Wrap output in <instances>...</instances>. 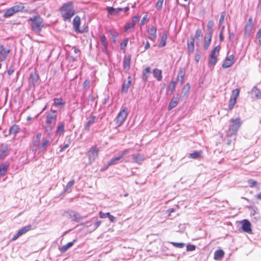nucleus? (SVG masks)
<instances>
[{
    "label": "nucleus",
    "instance_id": "6e6552de",
    "mask_svg": "<svg viewBox=\"0 0 261 261\" xmlns=\"http://www.w3.org/2000/svg\"><path fill=\"white\" fill-rule=\"evenodd\" d=\"M10 52L9 49H6L2 44H0V62L5 61Z\"/></svg>",
    "mask_w": 261,
    "mask_h": 261
},
{
    "label": "nucleus",
    "instance_id": "8fccbe9b",
    "mask_svg": "<svg viewBox=\"0 0 261 261\" xmlns=\"http://www.w3.org/2000/svg\"><path fill=\"white\" fill-rule=\"evenodd\" d=\"M100 39L102 46H108V43L105 35H101L100 36Z\"/></svg>",
    "mask_w": 261,
    "mask_h": 261
},
{
    "label": "nucleus",
    "instance_id": "c9c22d12",
    "mask_svg": "<svg viewBox=\"0 0 261 261\" xmlns=\"http://www.w3.org/2000/svg\"><path fill=\"white\" fill-rule=\"evenodd\" d=\"M201 151H195L193 153H191L189 154V158L191 159H196L200 158L201 155Z\"/></svg>",
    "mask_w": 261,
    "mask_h": 261
},
{
    "label": "nucleus",
    "instance_id": "1a4fd4ad",
    "mask_svg": "<svg viewBox=\"0 0 261 261\" xmlns=\"http://www.w3.org/2000/svg\"><path fill=\"white\" fill-rule=\"evenodd\" d=\"M235 62L234 57L233 55H230L227 57L222 64L223 68H227L230 67Z\"/></svg>",
    "mask_w": 261,
    "mask_h": 261
},
{
    "label": "nucleus",
    "instance_id": "774afa93",
    "mask_svg": "<svg viewBox=\"0 0 261 261\" xmlns=\"http://www.w3.org/2000/svg\"><path fill=\"white\" fill-rule=\"evenodd\" d=\"M212 34L206 33L204 36V40H211Z\"/></svg>",
    "mask_w": 261,
    "mask_h": 261
},
{
    "label": "nucleus",
    "instance_id": "ea45409f",
    "mask_svg": "<svg viewBox=\"0 0 261 261\" xmlns=\"http://www.w3.org/2000/svg\"><path fill=\"white\" fill-rule=\"evenodd\" d=\"M23 8L24 7L23 4L22 3H19L12 7V8L14 9L15 13L21 11L23 9Z\"/></svg>",
    "mask_w": 261,
    "mask_h": 261
},
{
    "label": "nucleus",
    "instance_id": "4d7b16f0",
    "mask_svg": "<svg viewBox=\"0 0 261 261\" xmlns=\"http://www.w3.org/2000/svg\"><path fill=\"white\" fill-rule=\"evenodd\" d=\"M196 246L192 244H188L187 245V251H191L195 250Z\"/></svg>",
    "mask_w": 261,
    "mask_h": 261
},
{
    "label": "nucleus",
    "instance_id": "e433bc0d",
    "mask_svg": "<svg viewBox=\"0 0 261 261\" xmlns=\"http://www.w3.org/2000/svg\"><path fill=\"white\" fill-rule=\"evenodd\" d=\"M75 242V240H73V242H69L65 245H64L61 248V251L62 252H66L70 247H71L74 244V242Z\"/></svg>",
    "mask_w": 261,
    "mask_h": 261
},
{
    "label": "nucleus",
    "instance_id": "c03bdc74",
    "mask_svg": "<svg viewBox=\"0 0 261 261\" xmlns=\"http://www.w3.org/2000/svg\"><path fill=\"white\" fill-rule=\"evenodd\" d=\"M147 32L149 36L153 35V37H154V35H156V29L152 26L148 30Z\"/></svg>",
    "mask_w": 261,
    "mask_h": 261
},
{
    "label": "nucleus",
    "instance_id": "2eb2a0df",
    "mask_svg": "<svg viewBox=\"0 0 261 261\" xmlns=\"http://www.w3.org/2000/svg\"><path fill=\"white\" fill-rule=\"evenodd\" d=\"M130 56H125L124 58L123 66L124 69L126 71H128L130 69Z\"/></svg>",
    "mask_w": 261,
    "mask_h": 261
},
{
    "label": "nucleus",
    "instance_id": "a211bd4d",
    "mask_svg": "<svg viewBox=\"0 0 261 261\" xmlns=\"http://www.w3.org/2000/svg\"><path fill=\"white\" fill-rule=\"evenodd\" d=\"M128 80L127 82H125L123 84L122 89H121V92L122 93L126 92L130 86L131 82H132L130 76L128 77Z\"/></svg>",
    "mask_w": 261,
    "mask_h": 261
},
{
    "label": "nucleus",
    "instance_id": "0e129e2a",
    "mask_svg": "<svg viewBox=\"0 0 261 261\" xmlns=\"http://www.w3.org/2000/svg\"><path fill=\"white\" fill-rule=\"evenodd\" d=\"M256 38L259 39V44H261V29H259L256 33Z\"/></svg>",
    "mask_w": 261,
    "mask_h": 261
},
{
    "label": "nucleus",
    "instance_id": "864d4df0",
    "mask_svg": "<svg viewBox=\"0 0 261 261\" xmlns=\"http://www.w3.org/2000/svg\"><path fill=\"white\" fill-rule=\"evenodd\" d=\"M74 184V180H70V181H69L66 185L65 191L66 192L68 191L69 190H70L71 188V187L73 186Z\"/></svg>",
    "mask_w": 261,
    "mask_h": 261
},
{
    "label": "nucleus",
    "instance_id": "338daca9",
    "mask_svg": "<svg viewBox=\"0 0 261 261\" xmlns=\"http://www.w3.org/2000/svg\"><path fill=\"white\" fill-rule=\"evenodd\" d=\"M234 38V34L233 33L229 32V37L228 39L230 41L232 42L233 41Z\"/></svg>",
    "mask_w": 261,
    "mask_h": 261
},
{
    "label": "nucleus",
    "instance_id": "3c124183",
    "mask_svg": "<svg viewBox=\"0 0 261 261\" xmlns=\"http://www.w3.org/2000/svg\"><path fill=\"white\" fill-rule=\"evenodd\" d=\"M128 42V39H125L120 44V48L122 50H125Z\"/></svg>",
    "mask_w": 261,
    "mask_h": 261
},
{
    "label": "nucleus",
    "instance_id": "f03ea898",
    "mask_svg": "<svg viewBox=\"0 0 261 261\" xmlns=\"http://www.w3.org/2000/svg\"><path fill=\"white\" fill-rule=\"evenodd\" d=\"M60 12L64 21L70 20L75 14L73 3L67 2L64 4L60 8Z\"/></svg>",
    "mask_w": 261,
    "mask_h": 261
},
{
    "label": "nucleus",
    "instance_id": "58836bf2",
    "mask_svg": "<svg viewBox=\"0 0 261 261\" xmlns=\"http://www.w3.org/2000/svg\"><path fill=\"white\" fill-rule=\"evenodd\" d=\"M107 10L108 13L110 14L114 15L118 13L119 12L122 10L121 8H118L117 9L114 8L113 7H108Z\"/></svg>",
    "mask_w": 261,
    "mask_h": 261
},
{
    "label": "nucleus",
    "instance_id": "20e7f679",
    "mask_svg": "<svg viewBox=\"0 0 261 261\" xmlns=\"http://www.w3.org/2000/svg\"><path fill=\"white\" fill-rule=\"evenodd\" d=\"M242 124V122L239 118L231 119L230 121L229 129L227 132V136L230 137L236 135Z\"/></svg>",
    "mask_w": 261,
    "mask_h": 261
},
{
    "label": "nucleus",
    "instance_id": "7c9ffc66",
    "mask_svg": "<svg viewBox=\"0 0 261 261\" xmlns=\"http://www.w3.org/2000/svg\"><path fill=\"white\" fill-rule=\"evenodd\" d=\"M14 14H15V12L12 7H11L6 10L5 13L3 15V17L4 18H8L13 15Z\"/></svg>",
    "mask_w": 261,
    "mask_h": 261
},
{
    "label": "nucleus",
    "instance_id": "39448f33",
    "mask_svg": "<svg viewBox=\"0 0 261 261\" xmlns=\"http://www.w3.org/2000/svg\"><path fill=\"white\" fill-rule=\"evenodd\" d=\"M127 109L126 107L123 108L118 113L115 119L117 127L121 126L127 117Z\"/></svg>",
    "mask_w": 261,
    "mask_h": 261
},
{
    "label": "nucleus",
    "instance_id": "6e6d98bb",
    "mask_svg": "<svg viewBox=\"0 0 261 261\" xmlns=\"http://www.w3.org/2000/svg\"><path fill=\"white\" fill-rule=\"evenodd\" d=\"M140 18V16L139 15L135 16L132 18L131 22L135 25L136 23L139 20Z\"/></svg>",
    "mask_w": 261,
    "mask_h": 261
},
{
    "label": "nucleus",
    "instance_id": "bf43d9fd",
    "mask_svg": "<svg viewBox=\"0 0 261 261\" xmlns=\"http://www.w3.org/2000/svg\"><path fill=\"white\" fill-rule=\"evenodd\" d=\"M202 36V31L200 29H198L196 31L195 35V38H198L199 37H201Z\"/></svg>",
    "mask_w": 261,
    "mask_h": 261
},
{
    "label": "nucleus",
    "instance_id": "473e14b6",
    "mask_svg": "<svg viewBox=\"0 0 261 261\" xmlns=\"http://www.w3.org/2000/svg\"><path fill=\"white\" fill-rule=\"evenodd\" d=\"M19 130H20V128H19L18 125L15 124L10 127V128L9 129V133H10V134H12V135H15L17 133L19 132Z\"/></svg>",
    "mask_w": 261,
    "mask_h": 261
},
{
    "label": "nucleus",
    "instance_id": "dca6fc26",
    "mask_svg": "<svg viewBox=\"0 0 261 261\" xmlns=\"http://www.w3.org/2000/svg\"><path fill=\"white\" fill-rule=\"evenodd\" d=\"M8 154V147L6 145H3L0 149V159H4Z\"/></svg>",
    "mask_w": 261,
    "mask_h": 261
},
{
    "label": "nucleus",
    "instance_id": "f8f14e48",
    "mask_svg": "<svg viewBox=\"0 0 261 261\" xmlns=\"http://www.w3.org/2000/svg\"><path fill=\"white\" fill-rule=\"evenodd\" d=\"M190 90V85L189 83H187L182 89L181 95L180 96V98L182 99H186L189 95Z\"/></svg>",
    "mask_w": 261,
    "mask_h": 261
},
{
    "label": "nucleus",
    "instance_id": "4468645a",
    "mask_svg": "<svg viewBox=\"0 0 261 261\" xmlns=\"http://www.w3.org/2000/svg\"><path fill=\"white\" fill-rule=\"evenodd\" d=\"M132 156L134 162L138 164H142L145 160V157L142 154H133Z\"/></svg>",
    "mask_w": 261,
    "mask_h": 261
},
{
    "label": "nucleus",
    "instance_id": "49530a36",
    "mask_svg": "<svg viewBox=\"0 0 261 261\" xmlns=\"http://www.w3.org/2000/svg\"><path fill=\"white\" fill-rule=\"evenodd\" d=\"M130 149H125L120 154H119V156L120 158H121V159L122 158H123V157H126L127 156L129 152H130Z\"/></svg>",
    "mask_w": 261,
    "mask_h": 261
},
{
    "label": "nucleus",
    "instance_id": "f3484780",
    "mask_svg": "<svg viewBox=\"0 0 261 261\" xmlns=\"http://www.w3.org/2000/svg\"><path fill=\"white\" fill-rule=\"evenodd\" d=\"M80 24L81 18L79 16H76L73 20V26L76 31H80Z\"/></svg>",
    "mask_w": 261,
    "mask_h": 261
},
{
    "label": "nucleus",
    "instance_id": "bb28decb",
    "mask_svg": "<svg viewBox=\"0 0 261 261\" xmlns=\"http://www.w3.org/2000/svg\"><path fill=\"white\" fill-rule=\"evenodd\" d=\"M224 254V252L222 250H217L214 253V259L216 260L221 259Z\"/></svg>",
    "mask_w": 261,
    "mask_h": 261
},
{
    "label": "nucleus",
    "instance_id": "412c9836",
    "mask_svg": "<svg viewBox=\"0 0 261 261\" xmlns=\"http://www.w3.org/2000/svg\"><path fill=\"white\" fill-rule=\"evenodd\" d=\"M99 216L102 219L109 218L111 222H114L115 221V217L111 215L110 213H104L100 212Z\"/></svg>",
    "mask_w": 261,
    "mask_h": 261
},
{
    "label": "nucleus",
    "instance_id": "052dcab7",
    "mask_svg": "<svg viewBox=\"0 0 261 261\" xmlns=\"http://www.w3.org/2000/svg\"><path fill=\"white\" fill-rule=\"evenodd\" d=\"M240 93V90L239 89H236L232 91V98H236L237 100V97L239 96Z\"/></svg>",
    "mask_w": 261,
    "mask_h": 261
},
{
    "label": "nucleus",
    "instance_id": "6ab92c4d",
    "mask_svg": "<svg viewBox=\"0 0 261 261\" xmlns=\"http://www.w3.org/2000/svg\"><path fill=\"white\" fill-rule=\"evenodd\" d=\"M180 98V97L178 98V97H175L174 96L173 97V98H172V99L169 105L168 109L171 110V109L174 108L175 107H176L178 104V100Z\"/></svg>",
    "mask_w": 261,
    "mask_h": 261
},
{
    "label": "nucleus",
    "instance_id": "b1692460",
    "mask_svg": "<svg viewBox=\"0 0 261 261\" xmlns=\"http://www.w3.org/2000/svg\"><path fill=\"white\" fill-rule=\"evenodd\" d=\"M96 118L94 116H91L88 118V121L86 123L84 126L85 130H89V128L90 125L94 123V121Z\"/></svg>",
    "mask_w": 261,
    "mask_h": 261
},
{
    "label": "nucleus",
    "instance_id": "9b49d317",
    "mask_svg": "<svg viewBox=\"0 0 261 261\" xmlns=\"http://www.w3.org/2000/svg\"><path fill=\"white\" fill-rule=\"evenodd\" d=\"M68 214L72 221L79 222L83 219V217L76 211L71 210L68 212Z\"/></svg>",
    "mask_w": 261,
    "mask_h": 261
},
{
    "label": "nucleus",
    "instance_id": "c85d7f7f",
    "mask_svg": "<svg viewBox=\"0 0 261 261\" xmlns=\"http://www.w3.org/2000/svg\"><path fill=\"white\" fill-rule=\"evenodd\" d=\"M64 132V124L62 122H60L58 123L57 129L56 130L57 135L62 134Z\"/></svg>",
    "mask_w": 261,
    "mask_h": 261
},
{
    "label": "nucleus",
    "instance_id": "13d9d810",
    "mask_svg": "<svg viewBox=\"0 0 261 261\" xmlns=\"http://www.w3.org/2000/svg\"><path fill=\"white\" fill-rule=\"evenodd\" d=\"M164 0H158L156 4V8L158 10H160L162 8Z\"/></svg>",
    "mask_w": 261,
    "mask_h": 261
},
{
    "label": "nucleus",
    "instance_id": "69168bd1",
    "mask_svg": "<svg viewBox=\"0 0 261 261\" xmlns=\"http://www.w3.org/2000/svg\"><path fill=\"white\" fill-rule=\"evenodd\" d=\"M225 16V14L224 13H223L221 14L220 18L219 19V25H220L221 24H222L223 22Z\"/></svg>",
    "mask_w": 261,
    "mask_h": 261
},
{
    "label": "nucleus",
    "instance_id": "4c0bfd02",
    "mask_svg": "<svg viewBox=\"0 0 261 261\" xmlns=\"http://www.w3.org/2000/svg\"><path fill=\"white\" fill-rule=\"evenodd\" d=\"M8 169V165L2 164L0 166V176H4Z\"/></svg>",
    "mask_w": 261,
    "mask_h": 261
},
{
    "label": "nucleus",
    "instance_id": "aec40b11",
    "mask_svg": "<svg viewBox=\"0 0 261 261\" xmlns=\"http://www.w3.org/2000/svg\"><path fill=\"white\" fill-rule=\"evenodd\" d=\"M162 70L158 68H155L153 70V77L158 81H161L162 79Z\"/></svg>",
    "mask_w": 261,
    "mask_h": 261
},
{
    "label": "nucleus",
    "instance_id": "603ef678",
    "mask_svg": "<svg viewBox=\"0 0 261 261\" xmlns=\"http://www.w3.org/2000/svg\"><path fill=\"white\" fill-rule=\"evenodd\" d=\"M171 244L175 247L178 248H182L185 245V244L183 243L171 242Z\"/></svg>",
    "mask_w": 261,
    "mask_h": 261
},
{
    "label": "nucleus",
    "instance_id": "5fc2aeb1",
    "mask_svg": "<svg viewBox=\"0 0 261 261\" xmlns=\"http://www.w3.org/2000/svg\"><path fill=\"white\" fill-rule=\"evenodd\" d=\"M90 81L89 80H86L83 83V88L85 90L89 89L90 87Z\"/></svg>",
    "mask_w": 261,
    "mask_h": 261
},
{
    "label": "nucleus",
    "instance_id": "0eeeda50",
    "mask_svg": "<svg viewBox=\"0 0 261 261\" xmlns=\"http://www.w3.org/2000/svg\"><path fill=\"white\" fill-rule=\"evenodd\" d=\"M98 149L96 146L91 147L88 151V156L90 162H94L98 155Z\"/></svg>",
    "mask_w": 261,
    "mask_h": 261
},
{
    "label": "nucleus",
    "instance_id": "09e8293b",
    "mask_svg": "<svg viewBox=\"0 0 261 261\" xmlns=\"http://www.w3.org/2000/svg\"><path fill=\"white\" fill-rule=\"evenodd\" d=\"M64 105L62 98H55L54 99V105L56 107H58L60 105Z\"/></svg>",
    "mask_w": 261,
    "mask_h": 261
},
{
    "label": "nucleus",
    "instance_id": "f704fd0d",
    "mask_svg": "<svg viewBox=\"0 0 261 261\" xmlns=\"http://www.w3.org/2000/svg\"><path fill=\"white\" fill-rule=\"evenodd\" d=\"M32 228L31 225H28L25 226H24L20 229H19L18 232L20 234V236L22 235L23 234L27 232H28L29 230H30Z\"/></svg>",
    "mask_w": 261,
    "mask_h": 261
},
{
    "label": "nucleus",
    "instance_id": "423d86ee",
    "mask_svg": "<svg viewBox=\"0 0 261 261\" xmlns=\"http://www.w3.org/2000/svg\"><path fill=\"white\" fill-rule=\"evenodd\" d=\"M252 18H249L247 22L244 30V35L246 37H249L254 31Z\"/></svg>",
    "mask_w": 261,
    "mask_h": 261
},
{
    "label": "nucleus",
    "instance_id": "cd10ccee",
    "mask_svg": "<svg viewBox=\"0 0 261 261\" xmlns=\"http://www.w3.org/2000/svg\"><path fill=\"white\" fill-rule=\"evenodd\" d=\"M214 25V23L213 20H210L206 26V33L207 34H213V27Z\"/></svg>",
    "mask_w": 261,
    "mask_h": 261
},
{
    "label": "nucleus",
    "instance_id": "ddd939ff",
    "mask_svg": "<svg viewBox=\"0 0 261 261\" xmlns=\"http://www.w3.org/2000/svg\"><path fill=\"white\" fill-rule=\"evenodd\" d=\"M194 37L191 36L190 39L187 41V48L189 54H192L194 51Z\"/></svg>",
    "mask_w": 261,
    "mask_h": 261
},
{
    "label": "nucleus",
    "instance_id": "7ed1b4c3",
    "mask_svg": "<svg viewBox=\"0 0 261 261\" xmlns=\"http://www.w3.org/2000/svg\"><path fill=\"white\" fill-rule=\"evenodd\" d=\"M57 111L51 109L50 113L46 115L45 132L49 134L54 128L57 121Z\"/></svg>",
    "mask_w": 261,
    "mask_h": 261
},
{
    "label": "nucleus",
    "instance_id": "f257e3e1",
    "mask_svg": "<svg viewBox=\"0 0 261 261\" xmlns=\"http://www.w3.org/2000/svg\"><path fill=\"white\" fill-rule=\"evenodd\" d=\"M28 21L30 23L32 30L37 34H39L45 23L42 18L39 15L33 16L28 19Z\"/></svg>",
    "mask_w": 261,
    "mask_h": 261
},
{
    "label": "nucleus",
    "instance_id": "2f4dec72",
    "mask_svg": "<svg viewBox=\"0 0 261 261\" xmlns=\"http://www.w3.org/2000/svg\"><path fill=\"white\" fill-rule=\"evenodd\" d=\"M220 49V46L219 45H218L217 46L215 47L211 53L210 57H215L217 58V56L219 55Z\"/></svg>",
    "mask_w": 261,
    "mask_h": 261
},
{
    "label": "nucleus",
    "instance_id": "393cba45",
    "mask_svg": "<svg viewBox=\"0 0 261 261\" xmlns=\"http://www.w3.org/2000/svg\"><path fill=\"white\" fill-rule=\"evenodd\" d=\"M167 39V33H166V32H164L163 33L160 43L159 44V47H163L166 45Z\"/></svg>",
    "mask_w": 261,
    "mask_h": 261
},
{
    "label": "nucleus",
    "instance_id": "de8ad7c7",
    "mask_svg": "<svg viewBox=\"0 0 261 261\" xmlns=\"http://www.w3.org/2000/svg\"><path fill=\"white\" fill-rule=\"evenodd\" d=\"M176 82L173 80L171 81L168 86V89L173 92L175 88Z\"/></svg>",
    "mask_w": 261,
    "mask_h": 261
},
{
    "label": "nucleus",
    "instance_id": "37998d69",
    "mask_svg": "<svg viewBox=\"0 0 261 261\" xmlns=\"http://www.w3.org/2000/svg\"><path fill=\"white\" fill-rule=\"evenodd\" d=\"M217 61V58L215 57H210L208 60L209 66H214Z\"/></svg>",
    "mask_w": 261,
    "mask_h": 261
},
{
    "label": "nucleus",
    "instance_id": "a878e982",
    "mask_svg": "<svg viewBox=\"0 0 261 261\" xmlns=\"http://www.w3.org/2000/svg\"><path fill=\"white\" fill-rule=\"evenodd\" d=\"M38 80V75L36 72L31 73L29 78V82L33 85L37 83Z\"/></svg>",
    "mask_w": 261,
    "mask_h": 261
},
{
    "label": "nucleus",
    "instance_id": "680f3d73",
    "mask_svg": "<svg viewBox=\"0 0 261 261\" xmlns=\"http://www.w3.org/2000/svg\"><path fill=\"white\" fill-rule=\"evenodd\" d=\"M248 184L249 185V186L250 187H251V188L254 187L256 185V184H257L256 181L254 180H253L252 179H249L248 180Z\"/></svg>",
    "mask_w": 261,
    "mask_h": 261
},
{
    "label": "nucleus",
    "instance_id": "79ce46f5",
    "mask_svg": "<svg viewBox=\"0 0 261 261\" xmlns=\"http://www.w3.org/2000/svg\"><path fill=\"white\" fill-rule=\"evenodd\" d=\"M49 144V140H44L38 147V148L40 150H44L46 149V147Z\"/></svg>",
    "mask_w": 261,
    "mask_h": 261
},
{
    "label": "nucleus",
    "instance_id": "e2e57ef3",
    "mask_svg": "<svg viewBox=\"0 0 261 261\" xmlns=\"http://www.w3.org/2000/svg\"><path fill=\"white\" fill-rule=\"evenodd\" d=\"M211 40H204V43L203 47L205 49H207L208 48L210 44L211 43Z\"/></svg>",
    "mask_w": 261,
    "mask_h": 261
},
{
    "label": "nucleus",
    "instance_id": "9d476101",
    "mask_svg": "<svg viewBox=\"0 0 261 261\" xmlns=\"http://www.w3.org/2000/svg\"><path fill=\"white\" fill-rule=\"evenodd\" d=\"M242 229L243 230V231L247 232L249 234L252 233V229H251V224L250 222L247 220H244L242 221Z\"/></svg>",
    "mask_w": 261,
    "mask_h": 261
},
{
    "label": "nucleus",
    "instance_id": "c756f323",
    "mask_svg": "<svg viewBox=\"0 0 261 261\" xmlns=\"http://www.w3.org/2000/svg\"><path fill=\"white\" fill-rule=\"evenodd\" d=\"M121 160L119 155L118 156L115 157L112 159L107 164L106 166V168H108L109 166H111L113 165H115L118 163V162Z\"/></svg>",
    "mask_w": 261,
    "mask_h": 261
},
{
    "label": "nucleus",
    "instance_id": "5701e85b",
    "mask_svg": "<svg viewBox=\"0 0 261 261\" xmlns=\"http://www.w3.org/2000/svg\"><path fill=\"white\" fill-rule=\"evenodd\" d=\"M185 75V70L184 68H180L178 71L177 80L181 84L183 83L184 78Z\"/></svg>",
    "mask_w": 261,
    "mask_h": 261
},
{
    "label": "nucleus",
    "instance_id": "4be33fe9",
    "mask_svg": "<svg viewBox=\"0 0 261 261\" xmlns=\"http://www.w3.org/2000/svg\"><path fill=\"white\" fill-rule=\"evenodd\" d=\"M151 72V68L149 67H146L143 71L142 80L144 82L147 81L149 74Z\"/></svg>",
    "mask_w": 261,
    "mask_h": 261
},
{
    "label": "nucleus",
    "instance_id": "a19ab883",
    "mask_svg": "<svg viewBox=\"0 0 261 261\" xmlns=\"http://www.w3.org/2000/svg\"><path fill=\"white\" fill-rule=\"evenodd\" d=\"M134 26L135 25L133 24V23H132V22H128L126 23V24L125 25V26L124 27V31L125 32H128V31L130 32L131 31L130 29H133Z\"/></svg>",
    "mask_w": 261,
    "mask_h": 261
},
{
    "label": "nucleus",
    "instance_id": "72a5a7b5",
    "mask_svg": "<svg viewBox=\"0 0 261 261\" xmlns=\"http://www.w3.org/2000/svg\"><path fill=\"white\" fill-rule=\"evenodd\" d=\"M252 92H253L255 97L256 98H261V91L256 86L253 87L252 89Z\"/></svg>",
    "mask_w": 261,
    "mask_h": 261
},
{
    "label": "nucleus",
    "instance_id": "a18cd8bd",
    "mask_svg": "<svg viewBox=\"0 0 261 261\" xmlns=\"http://www.w3.org/2000/svg\"><path fill=\"white\" fill-rule=\"evenodd\" d=\"M236 103V98H232V97L230 98L229 100V103L228 105V108L229 110L232 109L233 108V106Z\"/></svg>",
    "mask_w": 261,
    "mask_h": 261
}]
</instances>
